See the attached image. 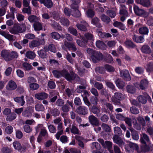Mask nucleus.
I'll list each match as a JSON object with an SVG mask.
<instances>
[{"label":"nucleus","instance_id":"nucleus-55","mask_svg":"<svg viewBox=\"0 0 153 153\" xmlns=\"http://www.w3.org/2000/svg\"><path fill=\"white\" fill-rule=\"evenodd\" d=\"M102 20L105 22L109 23L111 21L110 18L105 14H102L100 16Z\"/></svg>","mask_w":153,"mask_h":153},{"label":"nucleus","instance_id":"nucleus-28","mask_svg":"<svg viewBox=\"0 0 153 153\" xmlns=\"http://www.w3.org/2000/svg\"><path fill=\"white\" fill-rule=\"evenodd\" d=\"M44 50H41L40 51H38V54L40 57L42 58H46L47 53L46 51L48 50L47 47H45Z\"/></svg>","mask_w":153,"mask_h":153},{"label":"nucleus","instance_id":"nucleus-2","mask_svg":"<svg viewBox=\"0 0 153 153\" xmlns=\"http://www.w3.org/2000/svg\"><path fill=\"white\" fill-rule=\"evenodd\" d=\"M26 30V27H22L21 25L19 24H14L12 27L9 30L10 32L12 34H17L18 33H22L24 32Z\"/></svg>","mask_w":153,"mask_h":153},{"label":"nucleus","instance_id":"nucleus-52","mask_svg":"<svg viewBox=\"0 0 153 153\" xmlns=\"http://www.w3.org/2000/svg\"><path fill=\"white\" fill-rule=\"evenodd\" d=\"M22 66L25 70L30 71L32 69V65L27 62H24L22 65Z\"/></svg>","mask_w":153,"mask_h":153},{"label":"nucleus","instance_id":"nucleus-3","mask_svg":"<svg viewBox=\"0 0 153 153\" xmlns=\"http://www.w3.org/2000/svg\"><path fill=\"white\" fill-rule=\"evenodd\" d=\"M134 10L135 14L137 16L144 18L147 17L149 13L143 9L140 8L138 6L134 5Z\"/></svg>","mask_w":153,"mask_h":153},{"label":"nucleus","instance_id":"nucleus-12","mask_svg":"<svg viewBox=\"0 0 153 153\" xmlns=\"http://www.w3.org/2000/svg\"><path fill=\"white\" fill-rule=\"evenodd\" d=\"M76 111L78 114L84 115L88 114L87 108L84 106H81V105L77 108Z\"/></svg>","mask_w":153,"mask_h":153},{"label":"nucleus","instance_id":"nucleus-41","mask_svg":"<svg viewBox=\"0 0 153 153\" xmlns=\"http://www.w3.org/2000/svg\"><path fill=\"white\" fill-rule=\"evenodd\" d=\"M60 23L63 25L68 26L69 25L70 22L69 20L65 18L62 17L60 19Z\"/></svg>","mask_w":153,"mask_h":153},{"label":"nucleus","instance_id":"nucleus-25","mask_svg":"<svg viewBox=\"0 0 153 153\" xmlns=\"http://www.w3.org/2000/svg\"><path fill=\"white\" fill-rule=\"evenodd\" d=\"M100 20L97 17H95L92 19L91 20V23L98 27H101L102 26L100 23Z\"/></svg>","mask_w":153,"mask_h":153},{"label":"nucleus","instance_id":"nucleus-40","mask_svg":"<svg viewBox=\"0 0 153 153\" xmlns=\"http://www.w3.org/2000/svg\"><path fill=\"white\" fill-rule=\"evenodd\" d=\"M124 44L126 46L132 48H134L136 46L132 41L129 39H126L125 42Z\"/></svg>","mask_w":153,"mask_h":153},{"label":"nucleus","instance_id":"nucleus-39","mask_svg":"<svg viewBox=\"0 0 153 153\" xmlns=\"http://www.w3.org/2000/svg\"><path fill=\"white\" fill-rule=\"evenodd\" d=\"M127 91L128 93L131 94L134 93L136 91V89L134 86L128 85L126 87Z\"/></svg>","mask_w":153,"mask_h":153},{"label":"nucleus","instance_id":"nucleus-7","mask_svg":"<svg viewBox=\"0 0 153 153\" xmlns=\"http://www.w3.org/2000/svg\"><path fill=\"white\" fill-rule=\"evenodd\" d=\"M112 139L115 143L121 147L124 146L125 144V142L120 136L114 135Z\"/></svg>","mask_w":153,"mask_h":153},{"label":"nucleus","instance_id":"nucleus-8","mask_svg":"<svg viewBox=\"0 0 153 153\" xmlns=\"http://www.w3.org/2000/svg\"><path fill=\"white\" fill-rule=\"evenodd\" d=\"M120 75L121 77L125 80L129 81L131 80V77L128 71L123 70L120 71Z\"/></svg>","mask_w":153,"mask_h":153},{"label":"nucleus","instance_id":"nucleus-10","mask_svg":"<svg viewBox=\"0 0 153 153\" xmlns=\"http://www.w3.org/2000/svg\"><path fill=\"white\" fill-rule=\"evenodd\" d=\"M88 119L90 123L93 126H98L100 125V122L98 119L93 115L89 117Z\"/></svg>","mask_w":153,"mask_h":153},{"label":"nucleus","instance_id":"nucleus-20","mask_svg":"<svg viewBox=\"0 0 153 153\" xmlns=\"http://www.w3.org/2000/svg\"><path fill=\"white\" fill-rule=\"evenodd\" d=\"M140 140L142 143L145 144L146 142H148L149 141L150 139L147 135L143 133L141 135Z\"/></svg>","mask_w":153,"mask_h":153},{"label":"nucleus","instance_id":"nucleus-57","mask_svg":"<svg viewBox=\"0 0 153 153\" xmlns=\"http://www.w3.org/2000/svg\"><path fill=\"white\" fill-rule=\"evenodd\" d=\"M10 61L14 58H17L19 56L18 53L15 51H10Z\"/></svg>","mask_w":153,"mask_h":153},{"label":"nucleus","instance_id":"nucleus-64","mask_svg":"<svg viewBox=\"0 0 153 153\" xmlns=\"http://www.w3.org/2000/svg\"><path fill=\"white\" fill-rule=\"evenodd\" d=\"M24 131L27 133H30L32 132V128L28 125H25L23 127Z\"/></svg>","mask_w":153,"mask_h":153},{"label":"nucleus","instance_id":"nucleus-29","mask_svg":"<svg viewBox=\"0 0 153 153\" xmlns=\"http://www.w3.org/2000/svg\"><path fill=\"white\" fill-rule=\"evenodd\" d=\"M42 4L48 8H51L53 5V3L51 0H43Z\"/></svg>","mask_w":153,"mask_h":153},{"label":"nucleus","instance_id":"nucleus-47","mask_svg":"<svg viewBox=\"0 0 153 153\" xmlns=\"http://www.w3.org/2000/svg\"><path fill=\"white\" fill-rule=\"evenodd\" d=\"M86 14L88 17L92 18L95 15V12L92 9H88L86 12Z\"/></svg>","mask_w":153,"mask_h":153},{"label":"nucleus","instance_id":"nucleus-23","mask_svg":"<svg viewBox=\"0 0 153 153\" xmlns=\"http://www.w3.org/2000/svg\"><path fill=\"white\" fill-rule=\"evenodd\" d=\"M27 19L31 23H35L39 20V19L38 17L35 15L31 14L28 16Z\"/></svg>","mask_w":153,"mask_h":153},{"label":"nucleus","instance_id":"nucleus-26","mask_svg":"<svg viewBox=\"0 0 153 153\" xmlns=\"http://www.w3.org/2000/svg\"><path fill=\"white\" fill-rule=\"evenodd\" d=\"M97 48L101 49L104 50L106 47V45L102 41L100 40H97L96 43Z\"/></svg>","mask_w":153,"mask_h":153},{"label":"nucleus","instance_id":"nucleus-42","mask_svg":"<svg viewBox=\"0 0 153 153\" xmlns=\"http://www.w3.org/2000/svg\"><path fill=\"white\" fill-rule=\"evenodd\" d=\"M71 133L74 134H79L80 131L76 126L74 125H72L71 128H70Z\"/></svg>","mask_w":153,"mask_h":153},{"label":"nucleus","instance_id":"nucleus-51","mask_svg":"<svg viewBox=\"0 0 153 153\" xmlns=\"http://www.w3.org/2000/svg\"><path fill=\"white\" fill-rule=\"evenodd\" d=\"M51 35L53 39L58 40L61 37L60 35L57 32H54L51 34Z\"/></svg>","mask_w":153,"mask_h":153},{"label":"nucleus","instance_id":"nucleus-56","mask_svg":"<svg viewBox=\"0 0 153 153\" xmlns=\"http://www.w3.org/2000/svg\"><path fill=\"white\" fill-rule=\"evenodd\" d=\"M137 121L143 127H144L146 126V122L145 119L142 117L139 116L137 118Z\"/></svg>","mask_w":153,"mask_h":153},{"label":"nucleus","instance_id":"nucleus-59","mask_svg":"<svg viewBox=\"0 0 153 153\" xmlns=\"http://www.w3.org/2000/svg\"><path fill=\"white\" fill-rule=\"evenodd\" d=\"M141 149L142 151L144 152L149 151L150 150L149 146L147 145L146 143L143 144L141 146Z\"/></svg>","mask_w":153,"mask_h":153},{"label":"nucleus","instance_id":"nucleus-13","mask_svg":"<svg viewBox=\"0 0 153 153\" xmlns=\"http://www.w3.org/2000/svg\"><path fill=\"white\" fill-rule=\"evenodd\" d=\"M123 95L121 93L117 92L114 94V98L112 99V101L115 103H120V102L118 101L122 99Z\"/></svg>","mask_w":153,"mask_h":153},{"label":"nucleus","instance_id":"nucleus-4","mask_svg":"<svg viewBox=\"0 0 153 153\" xmlns=\"http://www.w3.org/2000/svg\"><path fill=\"white\" fill-rule=\"evenodd\" d=\"M45 43L44 38L41 39H36V40H33L29 43V46L31 48L37 47L40 45H44Z\"/></svg>","mask_w":153,"mask_h":153},{"label":"nucleus","instance_id":"nucleus-50","mask_svg":"<svg viewBox=\"0 0 153 153\" xmlns=\"http://www.w3.org/2000/svg\"><path fill=\"white\" fill-rule=\"evenodd\" d=\"M70 109V106L67 104H64L61 107V110L64 113H67L68 112Z\"/></svg>","mask_w":153,"mask_h":153},{"label":"nucleus","instance_id":"nucleus-63","mask_svg":"<svg viewBox=\"0 0 153 153\" xmlns=\"http://www.w3.org/2000/svg\"><path fill=\"white\" fill-rule=\"evenodd\" d=\"M30 89L32 90H35L39 87V85L37 83H31L29 85Z\"/></svg>","mask_w":153,"mask_h":153},{"label":"nucleus","instance_id":"nucleus-34","mask_svg":"<svg viewBox=\"0 0 153 153\" xmlns=\"http://www.w3.org/2000/svg\"><path fill=\"white\" fill-rule=\"evenodd\" d=\"M115 83L118 88L122 89L124 86L125 83L122 80L120 79H117Z\"/></svg>","mask_w":153,"mask_h":153},{"label":"nucleus","instance_id":"nucleus-11","mask_svg":"<svg viewBox=\"0 0 153 153\" xmlns=\"http://www.w3.org/2000/svg\"><path fill=\"white\" fill-rule=\"evenodd\" d=\"M0 34L10 41H13L14 40V36L10 34L7 31L0 30Z\"/></svg>","mask_w":153,"mask_h":153},{"label":"nucleus","instance_id":"nucleus-54","mask_svg":"<svg viewBox=\"0 0 153 153\" xmlns=\"http://www.w3.org/2000/svg\"><path fill=\"white\" fill-rule=\"evenodd\" d=\"M35 109L38 111H43L45 110V108L42 104H38L35 105Z\"/></svg>","mask_w":153,"mask_h":153},{"label":"nucleus","instance_id":"nucleus-60","mask_svg":"<svg viewBox=\"0 0 153 153\" xmlns=\"http://www.w3.org/2000/svg\"><path fill=\"white\" fill-rule=\"evenodd\" d=\"M105 70V69L108 72H113L114 71V68L112 66L106 64L104 65Z\"/></svg>","mask_w":153,"mask_h":153},{"label":"nucleus","instance_id":"nucleus-37","mask_svg":"<svg viewBox=\"0 0 153 153\" xmlns=\"http://www.w3.org/2000/svg\"><path fill=\"white\" fill-rule=\"evenodd\" d=\"M133 124L134 128L137 130H140L141 127L140 124L137 123L136 119H133Z\"/></svg>","mask_w":153,"mask_h":153},{"label":"nucleus","instance_id":"nucleus-48","mask_svg":"<svg viewBox=\"0 0 153 153\" xmlns=\"http://www.w3.org/2000/svg\"><path fill=\"white\" fill-rule=\"evenodd\" d=\"M76 26L78 29L83 31H86L87 30L86 27L88 26H85L80 24H77L76 25Z\"/></svg>","mask_w":153,"mask_h":153},{"label":"nucleus","instance_id":"nucleus-62","mask_svg":"<svg viewBox=\"0 0 153 153\" xmlns=\"http://www.w3.org/2000/svg\"><path fill=\"white\" fill-rule=\"evenodd\" d=\"M31 9L30 7H24L22 9L23 13H27L29 15L31 14Z\"/></svg>","mask_w":153,"mask_h":153},{"label":"nucleus","instance_id":"nucleus-31","mask_svg":"<svg viewBox=\"0 0 153 153\" xmlns=\"http://www.w3.org/2000/svg\"><path fill=\"white\" fill-rule=\"evenodd\" d=\"M112 146V143L111 142L108 141H105V146H104V147L107 148L109 150L110 153H113V151L111 150Z\"/></svg>","mask_w":153,"mask_h":153},{"label":"nucleus","instance_id":"nucleus-46","mask_svg":"<svg viewBox=\"0 0 153 153\" xmlns=\"http://www.w3.org/2000/svg\"><path fill=\"white\" fill-rule=\"evenodd\" d=\"M13 145L14 148L18 151L21 150L22 149L20 143L17 141L14 142L13 143Z\"/></svg>","mask_w":153,"mask_h":153},{"label":"nucleus","instance_id":"nucleus-30","mask_svg":"<svg viewBox=\"0 0 153 153\" xmlns=\"http://www.w3.org/2000/svg\"><path fill=\"white\" fill-rule=\"evenodd\" d=\"M142 52L146 54H149L151 53V50L150 47L148 45H143L141 48Z\"/></svg>","mask_w":153,"mask_h":153},{"label":"nucleus","instance_id":"nucleus-53","mask_svg":"<svg viewBox=\"0 0 153 153\" xmlns=\"http://www.w3.org/2000/svg\"><path fill=\"white\" fill-rule=\"evenodd\" d=\"M95 71L97 73L100 74H104L105 73V67H98L95 68Z\"/></svg>","mask_w":153,"mask_h":153},{"label":"nucleus","instance_id":"nucleus-5","mask_svg":"<svg viewBox=\"0 0 153 153\" xmlns=\"http://www.w3.org/2000/svg\"><path fill=\"white\" fill-rule=\"evenodd\" d=\"M91 58L94 63H97L103 59V55L99 52L96 51L91 56Z\"/></svg>","mask_w":153,"mask_h":153},{"label":"nucleus","instance_id":"nucleus-16","mask_svg":"<svg viewBox=\"0 0 153 153\" xmlns=\"http://www.w3.org/2000/svg\"><path fill=\"white\" fill-rule=\"evenodd\" d=\"M149 97V96L146 94L144 96L142 95L138 96L137 97V99L139 103L145 104L147 102V98H148Z\"/></svg>","mask_w":153,"mask_h":153},{"label":"nucleus","instance_id":"nucleus-45","mask_svg":"<svg viewBox=\"0 0 153 153\" xmlns=\"http://www.w3.org/2000/svg\"><path fill=\"white\" fill-rule=\"evenodd\" d=\"M51 25L54 29L57 30H62V27L59 24L56 22H54L53 24H51Z\"/></svg>","mask_w":153,"mask_h":153},{"label":"nucleus","instance_id":"nucleus-9","mask_svg":"<svg viewBox=\"0 0 153 153\" xmlns=\"http://www.w3.org/2000/svg\"><path fill=\"white\" fill-rule=\"evenodd\" d=\"M33 111V108L32 106L27 107L26 109L22 113L23 116L25 117H29L32 116V113Z\"/></svg>","mask_w":153,"mask_h":153},{"label":"nucleus","instance_id":"nucleus-24","mask_svg":"<svg viewBox=\"0 0 153 153\" xmlns=\"http://www.w3.org/2000/svg\"><path fill=\"white\" fill-rule=\"evenodd\" d=\"M33 26L35 31H40L42 29V24L37 21L33 24Z\"/></svg>","mask_w":153,"mask_h":153},{"label":"nucleus","instance_id":"nucleus-22","mask_svg":"<svg viewBox=\"0 0 153 153\" xmlns=\"http://www.w3.org/2000/svg\"><path fill=\"white\" fill-rule=\"evenodd\" d=\"M25 56L28 59H33L35 58L36 55L34 52L29 51L26 52Z\"/></svg>","mask_w":153,"mask_h":153},{"label":"nucleus","instance_id":"nucleus-49","mask_svg":"<svg viewBox=\"0 0 153 153\" xmlns=\"http://www.w3.org/2000/svg\"><path fill=\"white\" fill-rule=\"evenodd\" d=\"M128 145L130 148L132 149L135 150H137L138 152H139L138 151L139 148L137 144L131 142H129Z\"/></svg>","mask_w":153,"mask_h":153},{"label":"nucleus","instance_id":"nucleus-38","mask_svg":"<svg viewBox=\"0 0 153 153\" xmlns=\"http://www.w3.org/2000/svg\"><path fill=\"white\" fill-rule=\"evenodd\" d=\"M9 86L8 89L10 90H13L15 89L17 87V85L16 83L13 81H10L8 83Z\"/></svg>","mask_w":153,"mask_h":153},{"label":"nucleus","instance_id":"nucleus-32","mask_svg":"<svg viewBox=\"0 0 153 153\" xmlns=\"http://www.w3.org/2000/svg\"><path fill=\"white\" fill-rule=\"evenodd\" d=\"M16 115L14 112H11L7 117L6 120L8 121H11L16 119Z\"/></svg>","mask_w":153,"mask_h":153},{"label":"nucleus","instance_id":"nucleus-35","mask_svg":"<svg viewBox=\"0 0 153 153\" xmlns=\"http://www.w3.org/2000/svg\"><path fill=\"white\" fill-rule=\"evenodd\" d=\"M55 94V92H52L50 93V95H49V98H50L49 101L50 102L54 103L55 102L57 98V96L55 95L53 96Z\"/></svg>","mask_w":153,"mask_h":153},{"label":"nucleus","instance_id":"nucleus-43","mask_svg":"<svg viewBox=\"0 0 153 153\" xmlns=\"http://www.w3.org/2000/svg\"><path fill=\"white\" fill-rule=\"evenodd\" d=\"M65 103V101L61 98L57 99L56 100L55 105L58 107H62L64 105Z\"/></svg>","mask_w":153,"mask_h":153},{"label":"nucleus","instance_id":"nucleus-6","mask_svg":"<svg viewBox=\"0 0 153 153\" xmlns=\"http://www.w3.org/2000/svg\"><path fill=\"white\" fill-rule=\"evenodd\" d=\"M10 51L6 49L3 50L1 52V56L2 59L6 62L10 61Z\"/></svg>","mask_w":153,"mask_h":153},{"label":"nucleus","instance_id":"nucleus-61","mask_svg":"<svg viewBox=\"0 0 153 153\" xmlns=\"http://www.w3.org/2000/svg\"><path fill=\"white\" fill-rule=\"evenodd\" d=\"M101 121L104 123H107L109 120V117L106 114L102 115L100 118Z\"/></svg>","mask_w":153,"mask_h":153},{"label":"nucleus","instance_id":"nucleus-33","mask_svg":"<svg viewBox=\"0 0 153 153\" xmlns=\"http://www.w3.org/2000/svg\"><path fill=\"white\" fill-rule=\"evenodd\" d=\"M139 33L142 34L147 35L149 32V29L146 27H140L139 29Z\"/></svg>","mask_w":153,"mask_h":153},{"label":"nucleus","instance_id":"nucleus-14","mask_svg":"<svg viewBox=\"0 0 153 153\" xmlns=\"http://www.w3.org/2000/svg\"><path fill=\"white\" fill-rule=\"evenodd\" d=\"M148 81L146 79L142 80L140 83L137 84V87L141 90H145L146 89L148 85Z\"/></svg>","mask_w":153,"mask_h":153},{"label":"nucleus","instance_id":"nucleus-44","mask_svg":"<svg viewBox=\"0 0 153 153\" xmlns=\"http://www.w3.org/2000/svg\"><path fill=\"white\" fill-rule=\"evenodd\" d=\"M114 132L115 134L114 135L121 136L122 135V131L120 128L118 127H115L114 128Z\"/></svg>","mask_w":153,"mask_h":153},{"label":"nucleus","instance_id":"nucleus-36","mask_svg":"<svg viewBox=\"0 0 153 153\" xmlns=\"http://www.w3.org/2000/svg\"><path fill=\"white\" fill-rule=\"evenodd\" d=\"M84 37L85 40L87 41V42L88 43L89 40H93L94 39L93 35L91 33H85L84 35Z\"/></svg>","mask_w":153,"mask_h":153},{"label":"nucleus","instance_id":"nucleus-58","mask_svg":"<svg viewBox=\"0 0 153 153\" xmlns=\"http://www.w3.org/2000/svg\"><path fill=\"white\" fill-rule=\"evenodd\" d=\"M94 87L98 90H102L103 88V86L102 83L98 82H95L94 84Z\"/></svg>","mask_w":153,"mask_h":153},{"label":"nucleus","instance_id":"nucleus-27","mask_svg":"<svg viewBox=\"0 0 153 153\" xmlns=\"http://www.w3.org/2000/svg\"><path fill=\"white\" fill-rule=\"evenodd\" d=\"M49 112L51 115L54 117L59 116L60 113L59 111L56 108H50Z\"/></svg>","mask_w":153,"mask_h":153},{"label":"nucleus","instance_id":"nucleus-1","mask_svg":"<svg viewBox=\"0 0 153 153\" xmlns=\"http://www.w3.org/2000/svg\"><path fill=\"white\" fill-rule=\"evenodd\" d=\"M70 72V74L66 70H63L61 71L54 70L52 72L54 77L57 78L63 76L69 81L74 80L76 81H79L80 80V78L72 70Z\"/></svg>","mask_w":153,"mask_h":153},{"label":"nucleus","instance_id":"nucleus-21","mask_svg":"<svg viewBox=\"0 0 153 153\" xmlns=\"http://www.w3.org/2000/svg\"><path fill=\"white\" fill-rule=\"evenodd\" d=\"M133 40L137 43H141L144 41V38L143 36H139L136 35L133 36Z\"/></svg>","mask_w":153,"mask_h":153},{"label":"nucleus","instance_id":"nucleus-18","mask_svg":"<svg viewBox=\"0 0 153 153\" xmlns=\"http://www.w3.org/2000/svg\"><path fill=\"white\" fill-rule=\"evenodd\" d=\"M24 96L23 95L20 97H16L13 98L14 101L20 104L21 106L24 105L25 104V101L24 100Z\"/></svg>","mask_w":153,"mask_h":153},{"label":"nucleus","instance_id":"nucleus-19","mask_svg":"<svg viewBox=\"0 0 153 153\" xmlns=\"http://www.w3.org/2000/svg\"><path fill=\"white\" fill-rule=\"evenodd\" d=\"M64 45L67 48H71L74 51L76 50L77 48L74 42H69L67 41H65L64 42Z\"/></svg>","mask_w":153,"mask_h":153},{"label":"nucleus","instance_id":"nucleus-15","mask_svg":"<svg viewBox=\"0 0 153 153\" xmlns=\"http://www.w3.org/2000/svg\"><path fill=\"white\" fill-rule=\"evenodd\" d=\"M34 96L36 98L39 100H45L48 97V94L45 92L36 94Z\"/></svg>","mask_w":153,"mask_h":153},{"label":"nucleus","instance_id":"nucleus-17","mask_svg":"<svg viewBox=\"0 0 153 153\" xmlns=\"http://www.w3.org/2000/svg\"><path fill=\"white\" fill-rule=\"evenodd\" d=\"M76 43L77 45L81 47L85 48L86 47L87 42V41L85 40V38L83 37L82 39H77Z\"/></svg>","mask_w":153,"mask_h":153}]
</instances>
